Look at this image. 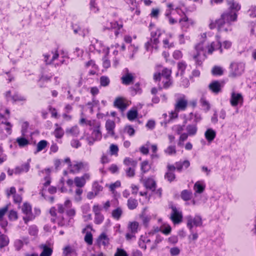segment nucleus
Instances as JSON below:
<instances>
[{"instance_id": "f257e3e1", "label": "nucleus", "mask_w": 256, "mask_h": 256, "mask_svg": "<svg viewBox=\"0 0 256 256\" xmlns=\"http://www.w3.org/2000/svg\"><path fill=\"white\" fill-rule=\"evenodd\" d=\"M237 18L238 14L236 12L227 11L223 12L220 18L218 19V31H232V23L236 21Z\"/></svg>"}, {"instance_id": "f03ea898", "label": "nucleus", "mask_w": 256, "mask_h": 256, "mask_svg": "<svg viewBox=\"0 0 256 256\" xmlns=\"http://www.w3.org/2000/svg\"><path fill=\"white\" fill-rule=\"evenodd\" d=\"M191 56L194 60L196 64L202 65L203 61L206 58V50L203 42H200L196 44L194 50L191 52Z\"/></svg>"}, {"instance_id": "7ed1b4c3", "label": "nucleus", "mask_w": 256, "mask_h": 256, "mask_svg": "<svg viewBox=\"0 0 256 256\" xmlns=\"http://www.w3.org/2000/svg\"><path fill=\"white\" fill-rule=\"evenodd\" d=\"M246 64L242 62L234 61L230 65L229 76L236 78L240 76L244 72Z\"/></svg>"}, {"instance_id": "20e7f679", "label": "nucleus", "mask_w": 256, "mask_h": 256, "mask_svg": "<svg viewBox=\"0 0 256 256\" xmlns=\"http://www.w3.org/2000/svg\"><path fill=\"white\" fill-rule=\"evenodd\" d=\"M161 34L159 30H156L151 32V38L150 40L146 43L145 48L147 51L150 50L152 48H158V44L159 43L158 38Z\"/></svg>"}, {"instance_id": "39448f33", "label": "nucleus", "mask_w": 256, "mask_h": 256, "mask_svg": "<svg viewBox=\"0 0 256 256\" xmlns=\"http://www.w3.org/2000/svg\"><path fill=\"white\" fill-rule=\"evenodd\" d=\"M100 124H97L96 126L92 128L90 136H86V140L90 145H92L94 142L100 140L102 138V132L100 130Z\"/></svg>"}, {"instance_id": "423d86ee", "label": "nucleus", "mask_w": 256, "mask_h": 256, "mask_svg": "<svg viewBox=\"0 0 256 256\" xmlns=\"http://www.w3.org/2000/svg\"><path fill=\"white\" fill-rule=\"evenodd\" d=\"M123 27V24L118 23L117 21L106 22L103 26L104 30H114V34L116 37L120 34V30Z\"/></svg>"}, {"instance_id": "0eeeda50", "label": "nucleus", "mask_w": 256, "mask_h": 256, "mask_svg": "<svg viewBox=\"0 0 256 256\" xmlns=\"http://www.w3.org/2000/svg\"><path fill=\"white\" fill-rule=\"evenodd\" d=\"M188 106V100L186 96L180 95L178 97L174 104V108L176 111H184Z\"/></svg>"}, {"instance_id": "6e6552de", "label": "nucleus", "mask_w": 256, "mask_h": 256, "mask_svg": "<svg viewBox=\"0 0 256 256\" xmlns=\"http://www.w3.org/2000/svg\"><path fill=\"white\" fill-rule=\"evenodd\" d=\"M172 212L170 214V219L174 224H180L182 220V214L176 208L172 205L170 206Z\"/></svg>"}, {"instance_id": "1a4fd4ad", "label": "nucleus", "mask_w": 256, "mask_h": 256, "mask_svg": "<svg viewBox=\"0 0 256 256\" xmlns=\"http://www.w3.org/2000/svg\"><path fill=\"white\" fill-rule=\"evenodd\" d=\"M135 78L134 74L130 72L128 68H125L121 78L122 82L124 85H130L134 83Z\"/></svg>"}, {"instance_id": "9d476101", "label": "nucleus", "mask_w": 256, "mask_h": 256, "mask_svg": "<svg viewBox=\"0 0 256 256\" xmlns=\"http://www.w3.org/2000/svg\"><path fill=\"white\" fill-rule=\"evenodd\" d=\"M187 226L192 230L194 226H200L202 225V220L200 216H196L194 218L189 216L186 217Z\"/></svg>"}, {"instance_id": "9b49d317", "label": "nucleus", "mask_w": 256, "mask_h": 256, "mask_svg": "<svg viewBox=\"0 0 256 256\" xmlns=\"http://www.w3.org/2000/svg\"><path fill=\"white\" fill-rule=\"evenodd\" d=\"M90 177L88 173H85L81 176H76L74 178V184L77 188H82L85 186L86 182L90 179Z\"/></svg>"}, {"instance_id": "f8f14e48", "label": "nucleus", "mask_w": 256, "mask_h": 256, "mask_svg": "<svg viewBox=\"0 0 256 256\" xmlns=\"http://www.w3.org/2000/svg\"><path fill=\"white\" fill-rule=\"evenodd\" d=\"M88 170V166L87 163L76 162L72 165L70 170L73 173H76L78 172L81 170Z\"/></svg>"}, {"instance_id": "ddd939ff", "label": "nucleus", "mask_w": 256, "mask_h": 256, "mask_svg": "<svg viewBox=\"0 0 256 256\" xmlns=\"http://www.w3.org/2000/svg\"><path fill=\"white\" fill-rule=\"evenodd\" d=\"M92 230V226L90 225H88L82 229V233L86 234L84 240L85 242L88 245H92L93 242L92 235L91 232Z\"/></svg>"}, {"instance_id": "4468645a", "label": "nucleus", "mask_w": 256, "mask_h": 256, "mask_svg": "<svg viewBox=\"0 0 256 256\" xmlns=\"http://www.w3.org/2000/svg\"><path fill=\"white\" fill-rule=\"evenodd\" d=\"M39 248L42 250V252L40 256H51L53 248L52 244L50 242L40 245Z\"/></svg>"}, {"instance_id": "2eb2a0df", "label": "nucleus", "mask_w": 256, "mask_h": 256, "mask_svg": "<svg viewBox=\"0 0 256 256\" xmlns=\"http://www.w3.org/2000/svg\"><path fill=\"white\" fill-rule=\"evenodd\" d=\"M243 102V97L240 94L232 92L231 94L230 103L232 106H236L240 104H242Z\"/></svg>"}, {"instance_id": "dca6fc26", "label": "nucleus", "mask_w": 256, "mask_h": 256, "mask_svg": "<svg viewBox=\"0 0 256 256\" xmlns=\"http://www.w3.org/2000/svg\"><path fill=\"white\" fill-rule=\"evenodd\" d=\"M114 105L122 111H124L128 106V104L126 99L122 98H118L115 100Z\"/></svg>"}, {"instance_id": "f3484780", "label": "nucleus", "mask_w": 256, "mask_h": 256, "mask_svg": "<svg viewBox=\"0 0 256 256\" xmlns=\"http://www.w3.org/2000/svg\"><path fill=\"white\" fill-rule=\"evenodd\" d=\"M222 87V85L217 80L212 82L208 86L210 90L214 94L220 92Z\"/></svg>"}, {"instance_id": "a211bd4d", "label": "nucleus", "mask_w": 256, "mask_h": 256, "mask_svg": "<svg viewBox=\"0 0 256 256\" xmlns=\"http://www.w3.org/2000/svg\"><path fill=\"white\" fill-rule=\"evenodd\" d=\"M206 48L208 50L207 53L210 54H211L216 48L219 49L221 53L222 52V44L220 42H211L209 45L207 46Z\"/></svg>"}, {"instance_id": "6ab92c4d", "label": "nucleus", "mask_w": 256, "mask_h": 256, "mask_svg": "<svg viewBox=\"0 0 256 256\" xmlns=\"http://www.w3.org/2000/svg\"><path fill=\"white\" fill-rule=\"evenodd\" d=\"M52 77V75L50 74H47L45 73L42 74L38 80V84L40 87L44 86L45 83L50 82Z\"/></svg>"}, {"instance_id": "aec40b11", "label": "nucleus", "mask_w": 256, "mask_h": 256, "mask_svg": "<svg viewBox=\"0 0 256 256\" xmlns=\"http://www.w3.org/2000/svg\"><path fill=\"white\" fill-rule=\"evenodd\" d=\"M227 4L228 6L230 11L237 12L240 10L241 6L237 2L234 0H227Z\"/></svg>"}, {"instance_id": "412c9836", "label": "nucleus", "mask_w": 256, "mask_h": 256, "mask_svg": "<svg viewBox=\"0 0 256 256\" xmlns=\"http://www.w3.org/2000/svg\"><path fill=\"white\" fill-rule=\"evenodd\" d=\"M30 159H28L26 162L22 164L20 166H18L15 168L14 172L16 174H20L22 172H27L30 168Z\"/></svg>"}, {"instance_id": "4be33fe9", "label": "nucleus", "mask_w": 256, "mask_h": 256, "mask_svg": "<svg viewBox=\"0 0 256 256\" xmlns=\"http://www.w3.org/2000/svg\"><path fill=\"white\" fill-rule=\"evenodd\" d=\"M144 186L146 188L154 191L156 188V182L153 178H148L144 180Z\"/></svg>"}, {"instance_id": "5701e85b", "label": "nucleus", "mask_w": 256, "mask_h": 256, "mask_svg": "<svg viewBox=\"0 0 256 256\" xmlns=\"http://www.w3.org/2000/svg\"><path fill=\"white\" fill-rule=\"evenodd\" d=\"M116 126L115 122L112 120H108L106 123V128L108 134L112 136L114 135V129Z\"/></svg>"}, {"instance_id": "b1692460", "label": "nucleus", "mask_w": 256, "mask_h": 256, "mask_svg": "<svg viewBox=\"0 0 256 256\" xmlns=\"http://www.w3.org/2000/svg\"><path fill=\"white\" fill-rule=\"evenodd\" d=\"M175 164L177 166V170L180 172H182L184 168H188L190 166V162L188 160H185L176 162Z\"/></svg>"}, {"instance_id": "393cba45", "label": "nucleus", "mask_w": 256, "mask_h": 256, "mask_svg": "<svg viewBox=\"0 0 256 256\" xmlns=\"http://www.w3.org/2000/svg\"><path fill=\"white\" fill-rule=\"evenodd\" d=\"M97 240L100 245L106 246L109 244V238L105 233H102L98 236Z\"/></svg>"}, {"instance_id": "a878e982", "label": "nucleus", "mask_w": 256, "mask_h": 256, "mask_svg": "<svg viewBox=\"0 0 256 256\" xmlns=\"http://www.w3.org/2000/svg\"><path fill=\"white\" fill-rule=\"evenodd\" d=\"M186 129L187 132V134H188L190 136H193L196 134L198 130V128L196 124H188L186 126Z\"/></svg>"}, {"instance_id": "bb28decb", "label": "nucleus", "mask_w": 256, "mask_h": 256, "mask_svg": "<svg viewBox=\"0 0 256 256\" xmlns=\"http://www.w3.org/2000/svg\"><path fill=\"white\" fill-rule=\"evenodd\" d=\"M206 138L210 142L212 141L216 136V132L212 128H208L205 132Z\"/></svg>"}, {"instance_id": "cd10ccee", "label": "nucleus", "mask_w": 256, "mask_h": 256, "mask_svg": "<svg viewBox=\"0 0 256 256\" xmlns=\"http://www.w3.org/2000/svg\"><path fill=\"white\" fill-rule=\"evenodd\" d=\"M179 22L182 28H188L190 24H192L191 20H189L188 18L184 16L183 18L179 20Z\"/></svg>"}, {"instance_id": "c85d7f7f", "label": "nucleus", "mask_w": 256, "mask_h": 256, "mask_svg": "<svg viewBox=\"0 0 256 256\" xmlns=\"http://www.w3.org/2000/svg\"><path fill=\"white\" fill-rule=\"evenodd\" d=\"M122 213L123 210L122 208L118 207L112 211V216L114 219L118 220L122 214Z\"/></svg>"}, {"instance_id": "c756f323", "label": "nucleus", "mask_w": 256, "mask_h": 256, "mask_svg": "<svg viewBox=\"0 0 256 256\" xmlns=\"http://www.w3.org/2000/svg\"><path fill=\"white\" fill-rule=\"evenodd\" d=\"M74 34H78L80 35L84 36L88 32V30H82L80 27L77 24H73L72 26Z\"/></svg>"}, {"instance_id": "7c9ffc66", "label": "nucleus", "mask_w": 256, "mask_h": 256, "mask_svg": "<svg viewBox=\"0 0 256 256\" xmlns=\"http://www.w3.org/2000/svg\"><path fill=\"white\" fill-rule=\"evenodd\" d=\"M54 125L56 128L54 130L53 134L56 138H60L63 136L64 134V131L58 124H56Z\"/></svg>"}, {"instance_id": "2f4dec72", "label": "nucleus", "mask_w": 256, "mask_h": 256, "mask_svg": "<svg viewBox=\"0 0 256 256\" xmlns=\"http://www.w3.org/2000/svg\"><path fill=\"white\" fill-rule=\"evenodd\" d=\"M154 232H150L148 234H145L144 235H142L140 236V239L143 242H144V244H148L150 242L152 237H154Z\"/></svg>"}, {"instance_id": "473e14b6", "label": "nucleus", "mask_w": 256, "mask_h": 256, "mask_svg": "<svg viewBox=\"0 0 256 256\" xmlns=\"http://www.w3.org/2000/svg\"><path fill=\"white\" fill-rule=\"evenodd\" d=\"M139 224L137 222H130L128 226V228L132 234H136L138 232Z\"/></svg>"}, {"instance_id": "72a5a7b5", "label": "nucleus", "mask_w": 256, "mask_h": 256, "mask_svg": "<svg viewBox=\"0 0 256 256\" xmlns=\"http://www.w3.org/2000/svg\"><path fill=\"white\" fill-rule=\"evenodd\" d=\"M48 142L46 140H42L40 141L36 146L35 153H37L44 150L48 146Z\"/></svg>"}, {"instance_id": "f704fd0d", "label": "nucleus", "mask_w": 256, "mask_h": 256, "mask_svg": "<svg viewBox=\"0 0 256 256\" xmlns=\"http://www.w3.org/2000/svg\"><path fill=\"white\" fill-rule=\"evenodd\" d=\"M162 82V87L160 88V89L162 88H170L172 84V78H161Z\"/></svg>"}, {"instance_id": "c9c22d12", "label": "nucleus", "mask_w": 256, "mask_h": 256, "mask_svg": "<svg viewBox=\"0 0 256 256\" xmlns=\"http://www.w3.org/2000/svg\"><path fill=\"white\" fill-rule=\"evenodd\" d=\"M124 164L128 167H136L137 162L130 158H126L124 160Z\"/></svg>"}, {"instance_id": "e433bc0d", "label": "nucleus", "mask_w": 256, "mask_h": 256, "mask_svg": "<svg viewBox=\"0 0 256 256\" xmlns=\"http://www.w3.org/2000/svg\"><path fill=\"white\" fill-rule=\"evenodd\" d=\"M138 205V202L136 200L132 198H130L128 200L127 206L130 210L135 209Z\"/></svg>"}, {"instance_id": "4c0bfd02", "label": "nucleus", "mask_w": 256, "mask_h": 256, "mask_svg": "<svg viewBox=\"0 0 256 256\" xmlns=\"http://www.w3.org/2000/svg\"><path fill=\"white\" fill-rule=\"evenodd\" d=\"M151 166L148 160H144L140 164V170L143 173L148 172Z\"/></svg>"}, {"instance_id": "58836bf2", "label": "nucleus", "mask_w": 256, "mask_h": 256, "mask_svg": "<svg viewBox=\"0 0 256 256\" xmlns=\"http://www.w3.org/2000/svg\"><path fill=\"white\" fill-rule=\"evenodd\" d=\"M9 240L8 237L4 234L0 235V248H2L8 245Z\"/></svg>"}, {"instance_id": "ea45409f", "label": "nucleus", "mask_w": 256, "mask_h": 256, "mask_svg": "<svg viewBox=\"0 0 256 256\" xmlns=\"http://www.w3.org/2000/svg\"><path fill=\"white\" fill-rule=\"evenodd\" d=\"M66 133L72 136H76L79 134V130L78 126H74L70 128L66 129Z\"/></svg>"}, {"instance_id": "a19ab883", "label": "nucleus", "mask_w": 256, "mask_h": 256, "mask_svg": "<svg viewBox=\"0 0 256 256\" xmlns=\"http://www.w3.org/2000/svg\"><path fill=\"white\" fill-rule=\"evenodd\" d=\"M205 188V186L199 182H197L194 185V189L196 193H202Z\"/></svg>"}, {"instance_id": "79ce46f5", "label": "nucleus", "mask_w": 256, "mask_h": 256, "mask_svg": "<svg viewBox=\"0 0 256 256\" xmlns=\"http://www.w3.org/2000/svg\"><path fill=\"white\" fill-rule=\"evenodd\" d=\"M83 192V190L80 188H76L74 195V199L77 202H79L82 200V194Z\"/></svg>"}, {"instance_id": "37998d69", "label": "nucleus", "mask_w": 256, "mask_h": 256, "mask_svg": "<svg viewBox=\"0 0 256 256\" xmlns=\"http://www.w3.org/2000/svg\"><path fill=\"white\" fill-rule=\"evenodd\" d=\"M58 51H56L52 57L51 60H49L50 56L48 54L44 55L45 62L47 64H50L54 62L55 60L57 59L58 57Z\"/></svg>"}, {"instance_id": "c03bdc74", "label": "nucleus", "mask_w": 256, "mask_h": 256, "mask_svg": "<svg viewBox=\"0 0 256 256\" xmlns=\"http://www.w3.org/2000/svg\"><path fill=\"white\" fill-rule=\"evenodd\" d=\"M192 192L188 190H184L181 192V197L185 201L190 200L191 198Z\"/></svg>"}, {"instance_id": "a18cd8bd", "label": "nucleus", "mask_w": 256, "mask_h": 256, "mask_svg": "<svg viewBox=\"0 0 256 256\" xmlns=\"http://www.w3.org/2000/svg\"><path fill=\"white\" fill-rule=\"evenodd\" d=\"M186 123V121L185 120L184 122V124L180 125L177 124L175 125L172 127V130H174L177 134H182V132L184 130L185 124Z\"/></svg>"}, {"instance_id": "49530a36", "label": "nucleus", "mask_w": 256, "mask_h": 256, "mask_svg": "<svg viewBox=\"0 0 256 256\" xmlns=\"http://www.w3.org/2000/svg\"><path fill=\"white\" fill-rule=\"evenodd\" d=\"M119 149L116 144H111L110 146V153L112 156H118Z\"/></svg>"}, {"instance_id": "de8ad7c7", "label": "nucleus", "mask_w": 256, "mask_h": 256, "mask_svg": "<svg viewBox=\"0 0 256 256\" xmlns=\"http://www.w3.org/2000/svg\"><path fill=\"white\" fill-rule=\"evenodd\" d=\"M212 73L214 76H221L223 74L224 70L222 67L214 66L212 70Z\"/></svg>"}, {"instance_id": "09e8293b", "label": "nucleus", "mask_w": 256, "mask_h": 256, "mask_svg": "<svg viewBox=\"0 0 256 256\" xmlns=\"http://www.w3.org/2000/svg\"><path fill=\"white\" fill-rule=\"evenodd\" d=\"M124 132L128 134L129 136H132L135 134V130L132 126L127 125L124 128Z\"/></svg>"}, {"instance_id": "8fccbe9b", "label": "nucleus", "mask_w": 256, "mask_h": 256, "mask_svg": "<svg viewBox=\"0 0 256 256\" xmlns=\"http://www.w3.org/2000/svg\"><path fill=\"white\" fill-rule=\"evenodd\" d=\"M16 142L20 147H24L29 144L28 140L24 138H18Z\"/></svg>"}, {"instance_id": "3c124183", "label": "nucleus", "mask_w": 256, "mask_h": 256, "mask_svg": "<svg viewBox=\"0 0 256 256\" xmlns=\"http://www.w3.org/2000/svg\"><path fill=\"white\" fill-rule=\"evenodd\" d=\"M74 252V250L69 245L66 246L63 249V254L64 256H68Z\"/></svg>"}, {"instance_id": "603ef678", "label": "nucleus", "mask_w": 256, "mask_h": 256, "mask_svg": "<svg viewBox=\"0 0 256 256\" xmlns=\"http://www.w3.org/2000/svg\"><path fill=\"white\" fill-rule=\"evenodd\" d=\"M161 74V78H172V70L170 69L164 68L162 70Z\"/></svg>"}, {"instance_id": "864d4df0", "label": "nucleus", "mask_w": 256, "mask_h": 256, "mask_svg": "<svg viewBox=\"0 0 256 256\" xmlns=\"http://www.w3.org/2000/svg\"><path fill=\"white\" fill-rule=\"evenodd\" d=\"M138 116V112L136 110H130L128 112L127 117L130 120H134Z\"/></svg>"}, {"instance_id": "5fc2aeb1", "label": "nucleus", "mask_w": 256, "mask_h": 256, "mask_svg": "<svg viewBox=\"0 0 256 256\" xmlns=\"http://www.w3.org/2000/svg\"><path fill=\"white\" fill-rule=\"evenodd\" d=\"M44 171L48 174V176H46L44 178L45 182L44 183V186L46 187V186H48L51 182V178H50V170L49 168H47V169H45Z\"/></svg>"}, {"instance_id": "6e6d98bb", "label": "nucleus", "mask_w": 256, "mask_h": 256, "mask_svg": "<svg viewBox=\"0 0 256 256\" xmlns=\"http://www.w3.org/2000/svg\"><path fill=\"white\" fill-rule=\"evenodd\" d=\"M100 84L102 86H108L110 82L109 78L106 76H102L100 78Z\"/></svg>"}, {"instance_id": "4d7b16f0", "label": "nucleus", "mask_w": 256, "mask_h": 256, "mask_svg": "<svg viewBox=\"0 0 256 256\" xmlns=\"http://www.w3.org/2000/svg\"><path fill=\"white\" fill-rule=\"evenodd\" d=\"M31 206L30 204L25 202L24 204L22 207V212L26 214H28L31 212Z\"/></svg>"}, {"instance_id": "13d9d810", "label": "nucleus", "mask_w": 256, "mask_h": 256, "mask_svg": "<svg viewBox=\"0 0 256 256\" xmlns=\"http://www.w3.org/2000/svg\"><path fill=\"white\" fill-rule=\"evenodd\" d=\"M164 178L170 182L176 178V175L173 172H167L164 174Z\"/></svg>"}, {"instance_id": "bf43d9fd", "label": "nucleus", "mask_w": 256, "mask_h": 256, "mask_svg": "<svg viewBox=\"0 0 256 256\" xmlns=\"http://www.w3.org/2000/svg\"><path fill=\"white\" fill-rule=\"evenodd\" d=\"M130 90L133 94L140 93L142 90L138 84H136L134 86L130 87Z\"/></svg>"}, {"instance_id": "052dcab7", "label": "nucleus", "mask_w": 256, "mask_h": 256, "mask_svg": "<svg viewBox=\"0 0 256 256\" xmlns=\"http://www.w3.org/2000/svg\"><path fill=\"white\" fill-rule=\"evenodd\" d=\"M200 102L206 111H208L210 110V105L205 98L204 97L202 98L200 100Z\"/></svg>"}, {"instance_id": "680f3d73", "label": "nucleus", "mask_w": 256, "mask_h": 256, "mask_svg": "<svg viewBox=\"0 0 256 256\" xmlns=\"http://www.w3.org/2000/svg\"><path fill=\"white\" fill-rule=\"evenodd\" d=\"M164 152L169 154L172 155L176 154V149L175 146H168L165 150Z\"/></svg>"}, {"instance_id": "e2e57ef3", "label": "nucleus", "mask_w": 256, "mask_h": 256, "mask_svg": "<svg viewBox=\"0 0 256 256\" xmlns=\"http://www.w3.org/2000/svg\"><path fill=\"white\" fill-rule=\"evenodd\" d=\"M136 167H128L126 170V173L128 176L133 177L135 175Z\"/></svg>"}, {"instance_id": "0e129e2a", "label": "nucleus", "mask_w": 256, "mask_h": 256, "mask_svg": "<svg viewBox=\"0 0 256 256\" xmlns=\"http://www.w3.org/2000/svg\"><path fill=\"white\" fill-rule=\"evenodd\" d=\"M94 222L97 224H101L104 220V216L102 214H94Z\"/></svg>"}, {"instance_id": "69168bd1", "label": "nucleus", "mask_w": 256, "mask_h": 256, "mask_svg": "<svg viewBox=\"0 0 256 256\" xmlns=\"http://www.w3.org/2000/svg\"><path fill=\"white\" fill-rule=\"evenodd\" d=\"M8 204H6L4 207L0 208V220L3 219L4 216L8 211Z\"/></svg>"}, {"instance_id": "338daca9", "label": "nucleus", "mask_w": 256, "mask_h": 256, "mask_svg": "<svg viewBox=\"0 0 256 256\" xmlns=\"http://www.w3.org/2000/svg\"><path fill=\"white\" fill-rule=\"evenodd\" d=\"M93 190L95 193V195H97L98 193L102 191L103 189V188L100 185L98 182H94L93 184Z\"/></svg>"}, {"instance_id": "774afa93", "label": "nucleus", "mask_w": 256, "mask_h": 256, "mask_svg": "<svg viewBox=\"0 0 256 256\" xmlns=\"http://www.w3.org/2000/svg\"><path fill=\"white\" fill-rule=\"evenodd\" d=\"M114 256H128L127 252L122 248H118L114 254Z\"/></svg>"}]
</instances>
